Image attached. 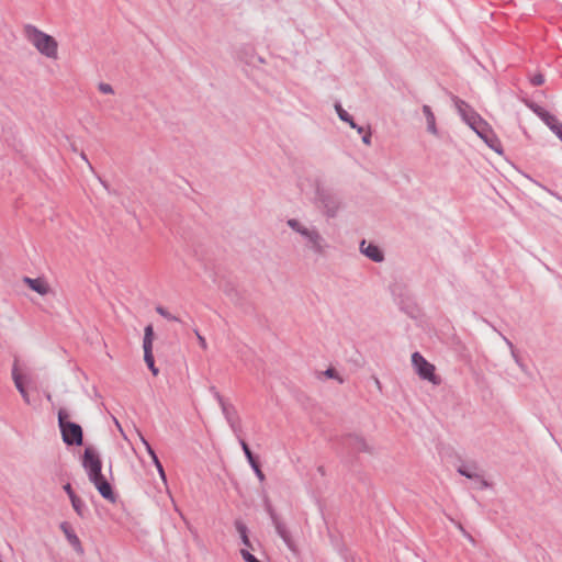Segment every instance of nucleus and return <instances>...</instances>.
Listing matches in <instances>:
<instances>
[{
	"label": "nucleus",
	"mask_w": 562,
	"mask_h": 562,
	"mask_svg": "<svg viewBox=\"0 0 562 562\" xmlns=\"http://www.w3.org/2000/svg\"><path fill=\"white\" fill-rule=\"evenodd\" d=\"M83 468L89 481L94 485L100 495L110 503L116 502V495L112 485L102 473V462L92 448H87L83 454Z\"/></svg>",
	"instance_id": "obj_1"
},
{
	"label": "nucleus",
	"mask_w": 562,
	"mask_h": 562,
	"mask_svg": "<svg viewBox=\"0 0 562 562\" xmlns=\"http://www.w3.org/2000/svg\"><path fill=\"white\" fill-rule=\"evenodd\" d=\"M22 33L27 43L31 44L40 55L50 60H57L59 58V44L54 36L32 24L24 25Z\"/></svg>",
	"instance_id": "obj_2"
},
{
	"label": "nucleus",
	"mask_w": 562,
	"mask_h": 562,
	"mask_svg": "<svg viewBox=\"0 0 562 562\" xmlns=\"http://www.w3.org/2000/svg\"><path fill=\"white\" fill-rule=\"evenodd\" d=\"M66 413L59 411L58 422L61 430L63 439L67 445L82 443V429L79 425L66 420Z\"/></svg>",
	"instance_id": "obj_3"
},
{
	"label": "nucleus",
	"mask_w": 562,
	"mask_h": 562,
	"mask_svg": "<svg viewBox=\"0 0 562 562\" xmlns=\"http://www.w3.org/2000/svg\"><path fill=\"white\" fill-rule=\"evenodd\" d=\"M412 363L422 379L427 380L435 385L440 383V378L435 372V366L428 362L419 352H414L412 355Z\"/></svg>",
	"instance_id": "obj_4"
},
{
	"label": "nucleus",
	"mask_w": 562,
	"mask_h": 562,
	"mask_svg": "<svg viewBox=\"0 0 562 562\" xmlns=\"http://www.w3.org/2000/svg\"><path fill=\"white\" fill-rule=\"evenodd\" d=\"M155 339L154 327L153 325H147L144 329V340H143V349H144V360L151 371L153 375H158L159 370L155 366L154 355H153V344Z\"/></svg>",
	"instance_id": "obj_5"
},
{
	"label": "nucleus",
	"mask_w": 562,
	"mask_h": 562,
	"mask_svg": "<svg viewBox=\"0 0 562 562\" xmlns=\"http://www.w3.org/2000/svg\"><path fill=\"white\" fill-rule=\"evenodd\" d=\"M23 283L27 285L32 291L37 294L45 296L52 293V286L45 278H23Z\"/></svg>",
	"instance_id": "obj_6"
},
{
	"label": "nucleus",
	"mask_w": 562,
	"mask_h": 562,
	"mask_svg": "<svg viewBox=\"0 0 562 562\" xmlns=\"http://www.w3.org/2000/svg\"><path fill=\"white\" fill-rule=\"evenodd\" d=\"M304 238L308 241L310 249L314 254L318 256H323L325 254L326 244L318 231L312 228Z\"/></svg>",
	"instance_id": "obj_7"
},
{
	"label": "nucleus",
	"mask_w": 562,
	"mask_h": 562,
	"mask_svg": "<svg viewBox=\"0 0 562 562\" xmlns=\"http://www.w3.org/2000/svg\"><path fill=\"white\" fill-rule=\"evenodd\" d=\"M12 379H13L15 387L18 389L20 394L22 395L24 402L29 404L30 403V396H29V393L26 392L25 386H24V378H23L22 373L19 371V369L16 367H14L13 370H12Z\"/></svg>",
	"instance_id": "obj_8"
},
{
	"label": "nucleus",
	"mask_w": 562,
	"mask_h": 562,
	"mask_svg": "<svg viewBox=\"0 0 562 562\" xmlns=\"http://www.w3.org/2000/svg\"><path fill=\"white\" fill-rule=\"evenodd\" d=\"M361 251L371 260L380 262L383 259L381 250L372 244H367L364 240L361 243Z\"/></svg>",
	"instance_id": "obj_9"
},
{
	"label": "nucleus",
	"mask_w": 562,
	"mask_h": 562,
	"mask_svg": "<svg viewBox=\"0 0 562 562\" xmlns=\"http://www.w3.org/2000/svg\"><path fill=\"white\" fill-rule=\"evenodd\" d=\"M423 113L427 121V130L429 133L437 135V127H436V119L435 115L428 105L423 106Z\"/></svg>",
	"instance_id": "obj_10"
},
{
	"label": "nucleus",
	"mask_w": 562,
	"mask_h": 562,
	"mask_svg": "<svg viewBox=\"0 0 562 562\" xmlns=\"http://www.w3.org/2000/svg\"><path fill=\"white\" fill-rule=\"evenodd\" d=\"M146 445V448H147V451L149 453V456L151 457L153 459V462L154 464L156 465L157 470H158V473H159V476L160 479L162 480V482L166 484L167 483V477H166V473L164 471V468L158 459V457L156 456L155 451L151 449V447L149 446L148 442H145Z\"/></svg>",
	"instance_id": "obj_11"
},
{
	"label": "nucleus",
	"mask_w": 562,
	"mask_h": 562,
	"mask_svg": "<svg viewBox=\"0 0 562 562\" xmlns=\"http://www.w3.org/2000/svg\"><path fill=\"white\" fill-rule=\"evenodd\" d=\"M335 109L340 120L347 122L352 128H357L359 133L363 132V128L356 125L351 116L341 108L340 104H336Z\"/></svg>",
	"instance_id": "obj_12"
},
{
	"label": "nucleus",
	"mask_w": 562,
	"mask_h": 562,
	"mask_svg": "<svg viewBox=\"0 0 562 562\" xmlns=\"http://www.w3.org/2000/svg\"><path fill=\"white\" fill-rule=\"evenodd\" d=\"M288 225L293 229L295 231L296 233H299L300 235H302L303 237L306 236V234L312 229V228H308L306 227L304 224H302L300 221L297 220H294V218H291L288 221Z\"/></svg>",
	"instance_id": "obj_13"
},
{
	"label": "nucleus",
	"mask_w": 562,
	"mask_h": 562,
	"mask_svg": "<svg viewBox=\"0 0 562 562\" xmlns=\"http://www.w3.org/2000/svg\"><path fill=\"white\" fill-rule=\"evenodd\" d=\"M353 446L359 451H363V452H371L372 451L371 445L367 441V439H364L362 437H355Z\"/></svg>",
	"instance_id": "obj_14"
},
{
	"label": "nucleus",
	"mask_w": 562,
	"mask_h": 562,
	"mask_svg": "<svg viewBox=\"0 0 562 562\" xmlns=\"http://www.w3.org/2000/svg\"><path fill=\"white\" fill-rule=\"evenodd\" d=\"M70 502H71V506H72L74 510L76 512V514L79 517H83L85 510H86L83 501L79 496H76V497H72L70 499Z\"/></svg>",
	"instance_id": "obj_15"
},
{
	"label": "nucleus",
	"mask_w": 562,
	"mask_h": 562,
	"mask_svg": "<svg viewBox=\"0 0 562 562\" xmlns=\"http://www.w3.org/2000/svg\"><path fill=\"white\" fill-rule=\"evenodd\" d=\"M61 529L64 530L68 541L74 546H79L80 541L78 537L70 530L67 524H61Z\"/></svg>",
	"instance_id": "obj_16"
},
{
	"label": "nucleus",
	"mask_w": 562,
	"mask_h": 562,
	"mask_svg": "<svg viewBox=\"0 0 562 562\" xmlns=\"http://www.w3.org/2000/svg\"><path fill=\"white\" fill-rule=\"evenodd\" d=\"M237 529H238V532L240 535L241 541H243V543L245 546L244 549L248 550L249 548H251V543H250V540H249L248 535H247V528L244 525H238Z\"/></svg>",
	"instance_id": "obj_17"
},
{
	"label": "nucleus",
	"mask_w": 562,
	"mask_h": 562,
	"mask_svg": "<svg viewBox=\"0 0 562 562\" xmlns=\"http://www.w3.org/2000/svg\"><path fill=\"white\" fill-rule=\"evenodd\" d=\"M240 445H241V448L244 450V453L249 462V464H254L256 463L257 461L255 460L254 456H252V452L251 450L249 449L248 445L246 443V441L241 440L240 441Z\"/></svg>",
	"instance_id": "obj_18"
},
{
	"label": "nucleus",
	"mask_w": 562,
	"mask_h": 562,
	"mask_svg": "<svg viewBox=\"0 0 562 562\" xmlns=\"http://www.w3.org/2000/svg\"><path fill=\"white\" fill-rule=\"evenodd\" d=\"M240 555L245 562H260L255 555H252L247 549L240 550Z\"/></svg>",
	"instance_id": "obj_19"
},
{
	"label": "nucleus",
	"mask_w": 562,
	"mask_h": 562,
	"mask_svg": "<svg viewBox=\"0 0 562 562\" xmlns=\"http://www.w3.org/2000/svg\"><path fill=\"white\" fill-rule=\"evenodd\" d=\"M98 88H99V91L103 94H113L114 93L112 86L109 83L102 82L99 85Z\"/></svg>",
	"instance_id": "obj_20"
},
{
	"label": "nucleus",
	"mask_w": 562,
	"mask_h": 562,
	"mask_svg": "<svg viewBox=\"0 0 562 562\" xmlns=\"http://www.w3.org/2000/svg\"><path fill=\"white\" fill-rule=\"evenodd\" d=\"M156 312L158 314H160L161 316H164L165 318L167 319H170V321H178V318L176 316H172L170 313H168L164 307L161 306H158L156 307Z\"/></svg>",
	"instance_id": "obj_21"
},
{
	"label": "nucleus",
	"mask_w": 562,
	"mask_h": 562,
	"mask_svg": "<svg viewBox=\"0 0 562 562\" xmlns=\"http://www.w3.org/2000/svg\"><path fill=\"white\" fill-rule=\"evenodd\" d=\"M470 125L472 126V128L482 137L484 138V128H483V124L481 122L476 123V122H471Z\"/></svg>",
	"instance_id": "obj_22"
},
{
	"label": "nucleus",
	"mask_w": 562,
	"mask_h": 562,
	"mask_svg": "<svg viewBox=\"0 0 562 562\" xmlns=\"http://www.w3.org/2000/svg\"><path fill=\"white\" fill-rule=\"evenodd\" d=\"M251 468L254 469V471H255V473H256V475H257L258 480H259L260 482L265 481V474H263V472L261 471V469H260V467H259L258 462H256V463L251 464Z\"/></svg>",
	"instance_id": "obj_23"
},
{
	"label": "nucleus",
	"mask_w": 562,
	"mask_h": 562,
	"mask_svg": "<svg viewBox=\"0 0 562 562\" xmlns=\"http://www.w3.org/2000/svg\"><path fill=\"white\" fill-rule=\"evenodd\" d=\"M459 473L464 475V476H467V477H469V479H472V477L476 476V474L474 472L470 471L465 467L460 468L459 469Z\"/></svg>",
	"instance_id": "obj_24"
},
{
	"label": "nucleus",
	"mask_w": 562,
	"mask_h": 562,
	"mask_svg": "<svg viewBox=\"0 0 562 562\" xmlns=\"http://www.w3.org/2000/svg\"><path fill=\"white\" fill-rule=\"evenodd\" d=\"M64 490L67 493V495L69 496V499L77 496V494L74 492V490L69 483L64 485Z\"/></svg>",
	"instance_id": "obj_25"
},
{
	"label": "nucleus",
	"mask_w": 562,
	"mask_h": 562,
	"mask_svg": "<svg viewBox=\"0 0 562 562\" xmlns=\"http://www.w3.org/2000/svg\"><path fill=\"white\" fill-rule=\"evenodd\" d=\"M531 82L535 85V86H540L544 82V78L542 75H536L531 78Z\"/></svg>",
	"instance_id": "obj_26"
},
{
	"label": "nucleus",
	"mask_w": 562,
	"mask_h": 562,
	"mask_svg": "<svg viewBox=\"0 0 562 562\" xmlns=\"http://www.w3.org/2000/svg\"><path fill=\"white\" fill-rule=\"evenodd\" d=\"M323 374L329 379H337V373L333 368L327 369Z\"/></svg>",
	"instance_id": "obj_27"
},
{
	"label": "nucleus",
	"mask_w": 562,
	"mask_h": 562,
	"mask_svg": "<svg viewBox=\"0 0 562 562\" xmlns=\"http://www.w3.org/2000/svg\"><path fill=\"white\" fill-rule=\"evenodd\" d=\"M362 142H363L366 145H370V143H371V135H370V133H367V134L362 137Z\"/></svg>",
	"instance_id": "obj_28"
},
{
	"label": "nucleus",
	"mask_w": 562,
	"mask_h": 562,
	"mask_svg": "<svg viewBox=\"0 0 562 562\" xmlns=\"http://www.w3.org/2000/svg\"><path fill=\"white\" fill-rule=\"evenodd\" d=\"M198 339H199L200 345L203 348H206V341H205L204 337H202L201 335L198 334Z\"/></svg>",
	"instance_id": "obj_29"
},
{
	"label": "nucleus",
	"mask_w": 562,
	"mask_h": 562,
	"mask_svg": "<svg viewBox=\"0 0 562 562\" xmlns=\"http://www.w3.org/2000/svg\"><path fill=\"white\" fill-rule=\"evenodd\" d=\"M558 136L562 139V126L555 127Z\"/></svg>",
	"instance_id": "obj_30"
}]
</instances>
